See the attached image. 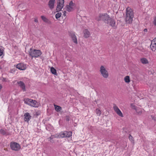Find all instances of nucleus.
Segmentation results:
<instances>
[{
  "instance_id": "nucleus-34",
  "label": "nucleus",
  "mask_w": 156,
  "mask_h": 156,
  "mask_svg": "<svg viewBox=\"0 0 156 156\" xmlns=\"http://www.w3.org/2000/svg\"><path fill=\"white\" fill-rule=\"evenodd\" d=\"M144 32H147V29H144Z\"/></svg>"
},
{
  "instance_id": "nucleus-19",
  "label": "nucleus",
  "mask_w": 156,
  "mask_h": 156,
  "mask_svg": "<svg viewBox=\"0 0 156 156\" xmlns=\"http://www.w3.org/2000/svg\"><path fill=\"white\" fill-rule=\"evenodd\" d=\"M31 101H32V99L28 98H25L24 99V103L29 105L30 104Z\"/></svg>"
},
{
  "instance_id": "nucleus-16",
  "label": "nucleus",
  "mask_w": 156,
  "mask_h": 156,
  "mask_svg": "<svg viewBox=\"0 0 156 156\" xmlns=\"http://www.w3.org/2000/svg\"><path fill=\"white\" fill-rule=\"evenodd\" d=\"M24 120L26 122H28L31 118V116L28 112H26L24 115Z\"/></svg>"
},
{
  "instance_id": "nucleus-22",
  "label": "nucleus",
  "mask_w": 156,
  "mask_h": 156,
  "mask_svg": "<svg viewBox=\"0 0 156 156\" xmlns=\"http://www.w3.org/2000/svg\"><path fill=\"white\" fill-rule=\"evenodd\" d=\"M54 106L55 109L57 112H58L62 110V108L60 106L55 105Z\"/></svg>"
},
{
  "instance_id": "nucleus-5",
  "label": "nucleus",
  "mask_w": 156,
  "mask_h": 156,
  "mask_svg": "<svg viewBox=\"0 0 156 156\" xmlns=\"http://www.w3.org/2000/svg\"><path fill=\"white\" fill-rule=\"evenodd\" d=\"M72 133L70 131H64L60 132L58 136L59 138L69 137L72 136Z\"/></svg>"
},
{
  "instance_id": "nucleus-12",
  "label": "nucleus",
  "mask_w": 156,
  "mask_h": 156,
  "mask_svg": "<svg viewBox=\"0 0 156 156\" xmlns=\"http://www.w3.org/2000/svg\"><path fill=\"white\" fill-rule=\"evenodd\" d=\"M140 62L143 65H147L149 64V61L148 59L145 57H142L140 58Z\"/></svg>"
},
{
  "instance_id": "nucleus-24",
  "label": "nucleus",
  "mask_w": 156,
  "mask_h": 156,
  "mask_svg": "<svg viewBox=\"0 0 156 156\" xmlns=\"http://www.w3.org/2000/svg\"><path fill=\"white\" fill-rule=\"evenodd\" d=\"M0 133L3 135H7L8 134V133L5 130L3 129L0 130Z\"/></svg>"
},
{
  "instance_id": "nucleus-4",
  "label": "nucleus",
  "mask_w": 156,
  "mask_h": 156,
  "mask_svg": "<svg viewBox=\"0 0 156 156\" xmlns=\"http://www.w3.org/2000/svg\"><path fill=\"white\" fill-rule=\"evenodd\" d=\"M100 72L102 76L105 78H107L108 77L109 74L108 71L106 70V67L102 65L100 67Z\"/></svg>"
},
{
  "instance_id": "nucleus-26",
  "label": "nucleus",
  "mask_w": 156,
  "mask_h": 156,
  "mask_svg": "<svg viewBox=\"0 0 156 156\" xmlns=\"http://www.w3.org/2000/svg\"><path fill=\"white\" fill-rule=\"evenodd\" d=\"M61 13L58 12L55 15L56 18L57 19L58 18H60L61 16Z\"/></svg>"
},
{
  "instance_id": "nucleus-33",
  "label": "nucleus",
  "mask_w": 156,
  "mask_h": 156,
  "mask_svg": "<svg viewBox=\"0 0 156 156\" xmlns=\"http://www.w3.org/2000/svg\"><path fill=\"white\" fill-rule=\"evenodd\" d=\"M66 11H65L63 12V15L64 16H66Z\"/></svg>"
},
{
  "instance_id": "nucleus-13",
  "label": "nucleus",
  "mask_w": 156,
  "mask_h": 156,
  "mask_svg": "<svg viewBox=\"0 0 156 156\" xmlns=\"http://www.w3.org/2000/svg\"><path fill=\"white\" fill-rule=\"evenodd\" d=\"M16 67L18 69L23 70L26 69L27 66L26 64L23 63H20L16 65Z\"/></svg>"
},
{
  "instance_id": "nucleus-35",
  "label": "nucleus",
  "mask_w": 156,
  "mask_h": 156,
  "mask_svg": "<svg viewBox=\"0 0 156 156\" xmlns=\"http://www.w3.org/2000/svg\"><path fill=\"white\" fill-rule=\"evenodd\" d=\"M1 68H1V67L0 66V69H1Z\"/></svg>"
},
{
  "instance_id": "nucleus-23",
  "label": "nucleus",
  "mask_w": 156,
  "mask_h": 156,
  "mask_svg": "<svg viewBox=\"0 0 156 156\" xmlns=\"http://www.w3.org/2000/svg\"><path fill=\"white\" fill-rule=\"evenodd\" d=\"M41 18L42 20L45 23H48L49 20L45 17L44 16H41Z\"/></svg>"
},
{
  "instance_id": "nucleus-3",
  "label": "nucleus",
  "mask_w": 156,
  "mask_h": 156,
  "mask_svg": "<svg viewBox=\"0 0 156 156\" xmlns=\"http://www.w3.org/2000/svg\"><path fill=\"white\" fill-rule=\"evenodd\" d=\"M41 52L40 50H38L32 49V48H30L29 51V54L32 58L33 57H38L41 55Z\"/></svg>"
},
{
  "instance_id": "nucleus-32",
  "label": "nucleus",
  "mask_w": 156,
  "mask_h": 156,
  "mask_svg": "<svg viewBox=\"0 0 156 156\" xmlns=\"http://www.w3.org/2000/svg\"><path fill=\"white\" fill-rule=\"evenodd\" d=\"M34 22L36 23L38 22V20L37 18H35L34 19Z\"/></svg>"
},
{
  "instance_id": "nucleus-9",
  "label": "nucleus",
  "mask_w": 156,
  "mask_h": 156,
  "mask_svg": "<svg viewBox=\"0 0 156 156\" xmlns=\"http://www.w3.org/2000/svg\"><path fill=\"white\" fill-rule=\"evenodd\" d=\"M150 47L153 51H155L156 50V37L151 41Z\"/></svg>"
},
{
  "instance_id": "nucleus-14",
  "label": "nucleus",
  "mask_w": 156,
  "mask_h": 156,
  "mask_svg": "<svg viewBox=\"0 0 156 156\" xmlns=\"http://www.w3.org/2000/svg\"><path fill=\"white\" fill-rule=\"evenodd\" d=\"M83 36L85 38L89 37L90 34L87 29H85L83 31Z\"/></svg>"
},
{
  "instance_id": "nucleus-17",
  "label": "nucleus",
  "mask_w": 156,
  "mask_h": 156,
  "mask_svg": "<svg viewBox=\"0 0 156 156\" xmlns=\"http://www.w3.org/2000/svg\"><path fill=\"white\" fill-rule=\"evenodd\" d=\"M17 83L19 84V86L22 89L23 91H26V90L25 83L21 81L18 82Z\"/></svg>"
},
{
  "instance_id": "nucleus-28",
  "label": "nucleus",
  "mask_w": 156,
  "mask_h": 156,
  "mask_svg": "<svg viewBox=\"0 0 156 156\" xmlns=\"http://www.w3.org/2000/svg\"><path fill=\"white\" fill-rule=\"evenodd\" d=\"M153 23L154 25L156 26V16L153 19Z\"/></svg>"
},
{
  "instance_id": "nucleus-8",
  "label": "nucleus",
  "mask_w": 156,
  "mask_h": 156,
  "mask_svg": "<svg viewBox=\"0 0 156 156\" xmlns=\"http://www.w3.org/2000/svg\"><path fill=\"white\" fill-rule=\"evenodd\" d=\"M64 3V0H58L57 2V5L56 9L57 11H60L63 7Z\"/></svg>"
},
{
  "instance_id": "nucleus-31",
  "label": "nucleus",
  "mask_w": 156,
  "mask_h": 156,
  "mask_svg": "<svg viewBox=\"0 0 156 156\" xmlns=\"http://www.w3.org/2000/svg\"><path fill=\"white\" fill-rule=\"evenodd\" d=\"M3 54V51L2 50L0 49V56H2Z\"/></svg>"
},
{
  "instance_id": "nucleus-15",
  "label": "nucleus",
  "mask_w": 156,
  "mask_h": 156,
  "mask_svg": "<svg viewBox=\"0 0 156 156\" xmlns=\"http://www.w3.org/2000/svg\"><path fill=\"white\" fill-rule=\"evenodd\" d=\"M55 1V0H49L48 5L51 9H52L54 8Z\"/></svg>"
},
{
  "instance_id": "nucleus-6",
  "label": "nucleus",
  "mask_w": 156,
  "mask_h": 156,
  "mask_svg": "<svg viewBox=\"0 0 156 156\" xmlns=\"http://www.w3.org/2000/svg\"><path fill=\"white\" fill-rule=\"evenodd\" d=\"M10 147L12 150L15 151H18L21 148L20 145L17 143L14 142H11Z\"/></svg>"
},
{
  "instance_id": "nucleus-21",
  "label": "nucleus",
  "mask_w": 156,
  "mask_h": 156,
  "mask_svg": "<svg viewBox=\"0 0 156 156\" xmlns=\"http://www.w3.org/2000/svg\"><path fill=\"white\" fill-rule=\"evenodd\" d=\"M51 72L53 74L57 75V73L56 72V69L53 67H51Z\"/></svg>"
},
{
  "instance_id": "nucleus-25",
  "label": "nucleus",
  "mask_w": 156,
  "mask_h": 156,
  "mask_svg": "<svg viewBox=\"0 0 156 156\" xmlns=\"http://www.w3.org/2000/svg\"><path fill=\"white\" fill-rule=\"evenodd\" d=\"M96 112L98 116H100L101 114V111L98 108L96 109Z\"/></svg>"
},
{
  "instance_id": "nucleus-30",
  "label": "nucleus",
  "mask_w": 156,
  "mask_h": 156,
  "mask_svg": "<svg viewBox=\"0 0 156 156\" xmlns=\"http://www.w3.org/2000/svg\"><path fill=\"white\" fill-rule=\"evenodd\" d=\"M2 81L3 82H7L8 81V80L5 78H4L2 77Z\"/></svg>"
},
{
  "instance_id": "nucleus-27",
  "label": "nucleus",
  "mask_w": 156,
  "mask_h": 156,
  "mask_svg": "<svg viewBox=\"0 0 156 156\" xmlns=\"http://www.w3.org/2000/svg\"><path fill=\"white\" fill-rule=\"evenodd\" d=\"M131 106L132 108L135 110L137 112L139 113V112L137 110V107L136 106L132 104L131 105Z\"/></svg>"
},
{
  "instance_id": "nucleus-11",
  "label": "nucleus",
  "mask_w": 156,
  "mask_h": 156,
  "mask_svg": "<svg viewBox=\"0 0 156 156\" xmlns=\"http://www.w3.org/2000/svg\"><path fill=\"white\" fill-rule=\"evenodd\" d=\"M113 108L115 112L119 116L121 117H123V116L122 113L115 105H114Z\"/></svg>"
},
{
  "instance_id": "nucleus-20",
  "label": "nucleus",
  "mask_w": 156,
  "mask_h": 156,
  "mask_svg": "<svg viewBox=\"0 0 156 156\" xmlns=\"http://www.w3.org/2000/svg\"><path fill=\"white\" fill-rule=\"evenodd\" d=\"M124 80L125 83H129L130 81V79L129 76H127L124 78Z\"/></svg>"
},
{
  "instance_id": "nucleus-10",
  "label": "nucleus",
  "mask_w": 156,
  "mask_h": 156,
  "mask_svg": "<svg viewBox=\"0 0 156 156\" xmlns=\"http://www.w3.org/2000/svg\"><path fill=\"white\" fill-rule=\"evenodd\" d=\"M69 35L72 38L73 42L75 44H77L78 43L77 40L74 32H70Z\"/></svg>"
},
{
  "instance_id": "nucleus-18",
  "label": "nucleus",
  "mask_w": 156,
  "mask_h": 156,
  "mask_svg": "<svg viewBox=\"0 0 156 156\" xmlns=\"http://www.w3.org/2000/svg\"><path fill=\"white\" fill-rule=\"evenodd\" d=\"M31 106L34 107H38V105L37 104V102L35 100L32 99V101H31L30 104L29 105Z\"/></svg>"
},
{
  "instance_id": "nucleus-1",
  "label": "nucleus",
  "mask_w": 156,
  "mask_h": 156,
  "mask_svg": "<svg viewBox=\"0 0 156 156\" xmlns=\"http://www.w3.org/2000/svg\"><path fill=\"white\" fill-rule=\"evenodd\" d=\"M96 20L98 21L102 20L105 23L110 26L114 28H116L115 20L106 13L100 14L98 16L96 17Z\"/></svg>"
},
{
  "instance_id": "nucleus-29",
  "label": "nucleus",
  "mask_w": 156,
  "mask_h": 156,
  "mask_svg": "<svg viewBox=\"0 0 156 156\" xmlns=\"http://www.w3.org/2000/svg\"><path fill=\"white\" fill-rule=\"evenodd\" d=\"M129 140L131 141V142H134V140H133V137L131 135H129Z\"/></svg>"
},
{
  "instance_id": "nucleus-7",
  "label": "nucleus",
  "mask_w": 156,
  "mask_h": 156,
  "mask_svg": "<svg viewBox=\"0 0 156 156\" xmlns=\"http://www.w3.org/2000/svg\"><path fill=\"white\" fill-rule=\"evenodd\" d=\"M76 7L75 4L73 3L72 1H71L69 5H67L66 6V10L68 12H70L73 11L74 8Z\"/></svg>"
},
{
  "instance_id": "nucleus-2",
  "label": "nucleus",
  "mask_w": 156,
  "mask_h": 156,
  "mask_svg": "<svg viewBox=\"0 0 156 156\" xmlns=\"http://www.w3.org/2000/svg\"><path fill=\"white\" fill-rule=\"evenodd\" d=\"M133 10L130 7H128L126 10V21L127 23L131 24L133 21Z\"/></svg>"
}]
</instances>
